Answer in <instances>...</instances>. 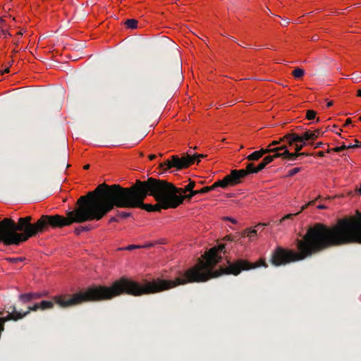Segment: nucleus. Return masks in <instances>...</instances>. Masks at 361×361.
I'll return each mask as SVG.
<instances>
[{"instance_id":"36","label":"nucleus","mask_w":361,"mask_h":361,"mask_svg":"<svg viewBox=\"0 0 361 361\" xmlns=\"http://www.w3.org/2000/svg\"><path fill=\"white\" fill-rule=\"evenodd\" d=\"M361 147V145H347V149L356 148V147Z\"/></svg>"},{"instance_id":"34","label":"nucleus","mask_w":361,"mask_h":361,"mask_svg":"<svg viewBox=\"0 0 361 361\" xmlns=\"http://www.w3.org/2000/svg\"><path fill=\"white\" fill-rule=\"evenodd\" d=\"M324 144L322 142H317L314 146V148L316 149V148H319V147H321L324 145Z\"/></svg>"},{"instance_id":"51","label":"nucleus","mask_w":361,"mask_h":361,"mask_svg":"<svg viewBox=\"0 0 361 361\" xmlns=\"http://www.w3.org/2000/svg\"><path fill=\"white\" fill-rule=\"evenodd\" d=\"M357 95L358 97H361V90H357Z\"/></svg>"},{"instance_id":"3","label":"nucleus","mask_w":361,"mask_h":361,"mask_svg":"<svg viewBox=\"0 0 361 361\" xmlns=\"http://www.w3.org/2000/svg\"><path fill=\"white\" fill-rule=\"evenodd\" d=\"M224 248V245L211 248L205 253L204 261L199 259L195 266L180 274L173 280L157 278L151 281H145L142 284L137 282V293L140 296L154 294L180 285L194 282H205L223 274L237 276L242 271L250 270L261 266L267 267L265 261L262 259L256 263H252L245 259H238L233 263H229L227 267H221L219 270L214 271L215 266L221 260V257L218 255V252H221Z\"/></svg>"},{"instance_id":"2","label":"nucleus","mask_w":361,"mask_h":361,"mask_svg":"<svg viewBox=\"0 0 361 361\" xmlns=\"http://www.w3.org/2000/svg\"><path fill=\"white\" fill-rule=\"evenodd\" d=\"M361 243V212L355 216L338 220L332 227L316 223L310 226L302 239L297 240L298 252L277 247L271 253V263L279 267L303 260L329 247L349 243Z\"/></svg>"},{"instance_id":"38","label":"nucleus","mask_w":361,"mask_h":361,"mask_svg":"<svg viewBox=\"0 0 361 361\" xmlns=\"http://www.w3.org/2000/svg\"><path fill=\"white\" fill-rule=\"evenodd\" d=\"M268 224L266 223H259L258 224L255 228H264V226H267Z\"/></svg>"},{"instance_id":"18","label":"nucleus","mask_w":361,"mask_h":361,"mask_svg":"<svg viewBox=\"0 0 361 361\" xmlns=\"http://www.w3.org/2000/svg\"><path fill=\"white\" fill-rule=\"evenodd\" d=\"M124 24L128 28L135 29L137 27V20L135 19H128Z\"/></svg>"},{"instance_id":"4","label":"nucleus","mask_w":361,"mask_h":361,"mask_svg":"<svg viewBox=\"0 0 361 361\" xmlns=\"http://www.w3.org/2000/svg\"><path fill=\"white\" fill-rule=\"evenodd\" d=\"M32 216L20 217L18 222L10 218H4L0 221V243L4 245H18L30 238L47 231L50 226L54 228V215H42L35 224H32Z\"/></svg>"},{"instance_id":"56","label":"nucleus","mask_w":361,"mask_h":361,"mask_svg":"<svg viewBox=\"0 0 361 361\" xmlns=\"http://www.w3.org/2000/svg\"><path fill=\"white\" fill-rule=\"evenodd\" d=\"M3 21L4 20L1 18H0V23H2Z\"/></svg>"},{"instance_id":"57","label":"nucleus","mask_w":361,"mask_h":361,"mask_svg":"<svg viewBox=\"0 0 361 361\" xmlns=\"http://www.w3.org/2000/svg\"><path fill=\"white\" fill-rule=\"evenodd\" d=\"M256 228V229H257V231H258L259 230H261V228Z\"/></svg>"},{"instance_id":"6","label":"nucleus","mask_w":361,"mask_h":361,"mask_svg":"<svg viewBox=\"0 0 361 361\" xmlns=\"http://www.w3.org/2000/svg\"><path fill=\"white\" fill-rule=\"evenodd\" d=\"M192 164V160L190 159V155L188 154L183 157H179L177 155L171 157V159L166 160L164 163L160 164L161 168H164L165 170H169L171 168H176L177 170H180L189 167Z\"/></svg>"},{"instance_id":"28","label":"nucleus","mask_w":361,"mask_h":361,"mask_svg":"<svg viewBox=\"0 0 361 361\" xmlns=\"http://www.w3.org/2000/svg\"><path fill=\"white\" fill-rule=\"evenodd\" d=\"M117 216L121 217V218H128V217H130L131 216V213L130 212H117Z\"/></svg>"},{"instance_id":"37","label":"nucleus","mask_w":361,"mask_h":361,"mask_svg":"<svg viewBox=\"0 0 361 361\" xmlns=\"http://www.w3.org/2000/svg\"><path fill=\"white\" fill-rule=\"evenodd\" d=\"M225 220H227V221H230L231 222H232L233 224H236L237 223V221L234 219H232L231 217H225L224 218Z\"/></svg>"},{"instance_id":"44","label":"nucleus","mask_w":361,"mask_h":361,"mask_svg":"<svg viewBox=\"0 0 361 361\" xmlns=\"http://www.w3.org/2000/svg\"><path fill=\"white\" fill-rule=\"evenodd\" d=\"M310 154H308V153H306V152H300V156H305V157H307V156H310Z\"/></svg>"},{"instance_id":"41","label":"nucleus","mask_w":361,"mask_h":361,"mask_svg":"<svg viewBox=\"0 0 361 361\" xmlns=\"http://www.w3.org/2000/svg\"><path fill=\"white\" fill-rule=\"evenodd\" d=\"M352 123V120L351 118H348L345 121V126H348L349 124H350Z\"/></svg>"},{"instance_id":"15","label":"nucleus","mask_w":361,"mask_h":361,"mask_svg":"<svg viewBox=\"0 0 361 361\" xmlns=\"http://www.w3.org/2000/svg\"><path fill=\"white\" fill-rule=\"evenodd\" d=\"M93 228H94V227L90 225L85 226H78V227L75 228L74 230V233L76 235H79L81 233L90 231Z\"/></svg>"},{"instance_id":"60","label":"nucleus","mask_w":361,"mask_h":361,"mask_svg":"<svg viewBox=\"0 0 361 361\" xmlns=\"http://www.w3.org/2000/svg\"><path fill=\"white\" fill-rule=\"evenodd\" d=\"M13 63V61H11V62H9V64H11Z\"/></svg>"},{"instance_id":"43","label":"nucleus","mask_w":361,"mask_h":361,"mask_svg":"<svg viewBox=\"0 0 361 361\" xmlns=\"http://www.w3.org/2000/svg\"><path fill=\"white\" fill-rule=\"evenodd\" d=\"M317 208H318V209H326V206H325V205H324V204H319V205L317 206Z\"/></svg>"},{"instance_id":"19","label":"nucleus","mask_w":361,"mask_h":361,"mask_svg":"<svg viewBox=\"0 0 361 361\" xmlns=\"http://www.w3.org/2000/svg\"><path fill=\"white\" fill-rule=\"evenodd\" d=\"M293 75L295 78H302L304 74H305V71L303 69L300 68H295V70L293 71Z\"/></svg>"},{"instance_id":"10","label":"nucleus","mask_w":361,"mask_h":361,"mask_svg":"<svg viewBox=\"0 0 361 361\" xmlns=\"http://www.w3.org/2000/svg\"><path fill=\"white\" fill-rule=\"evenodd\" d=\"M278 149L274 148H262L258 151H255L247 157L248 161H257L263 157L264 154L271 153V152H276Z\"/></svg>"},{"instance_id":"39","label":"nucleus","mask_w":361,"mask_h":361,"mask_svg":"<svg viewBox=\"0 0 361 361\" xmlns=\"http://www.w3.org/2000/svg\"><path fill=\"white\" fill-rule=\"evenodd\" d=\"M11 261H12L13 262H21V261H23V258H21V257L13 258V259H11Z\"/></svg>"},{"instance_id":"13","label":"nucleus","mask_w":361,"mask_h":361,"mask_svg":"<svg viewBox=\"0 0 361 361\" xmlns=\"http://www.w3.org/2000/svg\"><path fill=\"white\" fill-rule=\"evenodd\" d=\"M188 192H190V193L188 195H184L185 193H180V194L176 193V197H178V198H180V200H181V204L183 202V200L185 199H188L190 200L192 197L199 194V192L197 190H189Z\"/></svg>"},{"instance_id":"31","label":"nucleus","mask_w":361,"mask_h":361,"mask_svg":"<svg viewBox=\"0 0 361 361\" xmlns=\"http://www.w3.org/2000/svg\"><path fill=\"white\" fill-rule=\"evenodd\" d=\"M262 161L265 163L266 165L269 164L271 161H273L272 157L271 155L266 156Z\"/></svg>"},{"instance_id":"59","label":"nucleus","mask_w":361,"mask_h":361,"mask_svg":"<svg viewBox=\"0 0 361 361\" xmlns=\"http://www.w3.org/2000/svg\"><path fill=\"white\" fill-rule=\"evenodd\" d=\"M13 63V61H11V62H9V64H11Z\"/></svg>"},{"instance_id":"7","label":"nucleus","mask_w":361,"mask_h":361,"mask_svg":"<svg viewBox=\"0 0 361 361\" xmlns=\"http://www.w3.org/2000/svg\"><path fill=\"white\" fill-rule=\"evenodd\" d=\"M322 134L323 133L320 129H317L314 131L306 130L302 135H299L296 133H288L283 136V139H287L289 142V146H291L295 142L314 140Z\"/></svg>"},{"instance_id":"25","label":"nucleus","mask_w":361,"mask_h":361,"mask_svg":"<svg viewBox=\"0 0 361 361\" xmlns=\"http://www.w3.org/2000/svg\"><path fill=\"white\" fill-rule=\"evenodd\" d=\"M32 300H37L47 295V293H30Z\"/></svg>"},{"instance_id":"47","label":"nucleus","mask_w":361,"mask_h":361,"mask_svg":"<svg viewBox=\"0 0 361 361\" xmlns=\"http://www.w3.org/2000/svg\"><path fill=\"white\" fill-rule=\"evenodd\" d=\"M332 105H333V102H332V101H329V102H328V103H327V104H326L327 107H330V106H331Z\"/></svg>"},{"instance_id":"55","label":"nucleus","mask_w":361,"mask_h":361,"mask_svg":"<svg viewBox=\"0 0 361 361\" xmlns=\"http://www.w3.org/2000/svg\"><path fill=\"white\" fill-rule=\"evenodd\" d=\"M359 192L361 195V184H360V189H359Z\"/></svg>"},{"instance_id":"30","label":"nucleus","mask_w":361,"mask_h":361,"mask_svg":"<svg viewBox=\"0 0 361 361\" xmlns=\"http://www.w3.org/2000/svg\"><path fill=\"white\" fill-rule=\"evenodd\" d=\"M283 137H281L279 140H274V141H273V142L269 145V147H270V146L277 145H279V143H281V142H284V141H286V142H288V144L289 145V142H288V140L287 139H284V140H283Z\"/></svg>"},{"instance_id":"40","label":"nucleus","mask_w":361,"mask_h":361,"mask_svg":"<svg viewBox=\"0 0 361 361\" xmlns=\"http://www.w3.org/2000/svg\"><path fill=\"white\" fill-rule=\"evenodd\" d=\"M109 223L116 222L118 221V219L115 216L111 217L109 219Z\"/></svg>"},{"instance_id":"48","label":"nucleus","mask_w":361,"mask_h":361,"mask_svg":"<svg viewBox=\"0 0 361 361\" xmlns=\"http://www.w3.org/2000/svg\"><path fill=\"white\" fill-rule=\"evenodd\" d=\"M1 34L6 37L8 33H7V31L2 30Z\"/></svg>"},{"instance_id":"5","label":"nucleus","mask_w":361,"mask_h":361,"mask_svg":"<svg viewBox=\"0 0 361 361\" xmlns=\"http://www.w3.org/2000/svg\"><path fill=\"white\" fill-rule=\"evenodd\" d=\"M157 183L162 188L161 191L155 192L157 194L152 195L157 204H152L153 212H160L161 209H167L169 208H176L181 204V200L171 194L169 188H167L168 182L164 180L157 179Z\"/></svg>"},{"instance_id":"24","label":"nucleus","mask_w":361,"mask_h":361,"mask_svg":"<svg viewBox=\"0 0 361 361\" xmlns=\"http://www.w3.org/2000/svg\"><path fill=\"white\" fill-rule=\"evenodd\" d=\"M151 246V245H145V246H140V245H130L126 247H121L119 248V250H133L134 249H136V248H140V247H149Z\"/></svg>"},{"instance_id":"27","label":"nucleus","mask_w":361,"mask_h":361,"mask_svg":"<svg viewBox=\"0 0 361 361\" xmlns=\"http://www.w3.org/2000/svg\"><path fill=\"white\" fill-rule=\"evenodd\" d=\"M300 170H301V168H299V167L294 168L288 171L287 176H288V177L293 176L294 175H295L296 173L300 172Z\"/></svg>"},{"instance_id":"16","label":"nucleus","mask_w":361,"mask_h":361,"mask_svg":"<svg viewBox=\"0 0 361 361\" xmlns=\"http://www.w3.org/2000/svg\"><path fill=\"white\" fill-rule=\"evenodd\" d=\"M257 234V229L256 228H247L243 233V236L245 235L251 240H254V238Z\"/></svg>"},{"instance_id":"29","label":"nucleus","mask_w":361,"mask_h":361,"mask_svg":"<svg viewBox=\"0 0 361 361\" xmlns=\"http://www.w3.org/2000/svg\"><path fill=\"white\" fill-rule=\"evenodd\" d=\"M197 190L199 192V194H204V193L208 192L209 191H212V186H206V187H204L202 189Z\"/></svg>"},{"instance_id":"26","label":"nucleus","mask_w":361,"mask_h":361,"mask_svg":"<svg viewBox=\"0 0 361 361\" xmlns=\"http://www.w3.org/2000/svg\"><path fill=\"white\" fill-rule=\"evenodd\" d=\"M283 152L281 153H280L279 151L273 152V153H274V154L273 155H271V157H272V159L274 160V159L279 158V157L285 159V150H283ZM271 153H272V152Z\"/></svg>"},{"instance_id":"58","label":"nucleus","mask_w":361,"mask_h":361,"mask_svg":"<svg viewBox=\"0 0 361 361\" xmlns=\"http://www.w3.org/2000/svg\"><path fill=\"white\" fill-rule=\"evenodd\" d=\"M317 122H319V118H317Z\"/></svg>"},{"instance_id":"42","label":"nucleus","mask_w":361,"mask_h":361,"mask_svg":"<svg viewBox=\"0 0 361 361\" xmlns=\"http://www.w3.org/2000/svg\"><path fill=\"white\" fill-rule=\"evenodd\" d=\"M317 155H318L319 157H324V152H322V151L318 152H317Z\"/></svg>"},{"instance_id":"52","label":"nucleus","mask_w":361,"mask_h":361,"mask_svg":"<svg viewBox=\"0 0 361 361\" xmlns=\"http://www.w3.org/2000/svg\"><path fill=\"white\" fill-rule=\"evenodd\" d=\"M90 168V165L89 164H87L84 166V169L87 170Z\"/></svg>"},{"instance_id":"53","label":"nucleus","mask_w":361,"mask_h":361,"mask_svg":"<svg viewBox=\"0 0 361 361\" xmlns=\"http://www.w3.org/2000/svg\"><path fill=\"white\" fill-rule=\"evenodd\" d=\"M226 238H227V239H228V240H233V239L231 238V237L230 235H227V236L226 237Z\"/></svg>"},{"instance_id":"32","label":"nucleus","mask_w":361,"mask_h":361,"mask_svg":"<svg viewBox=\"0 0 361 361\" xmlns=\"http://www.w3.org/2000/svg\"><path fill=\"white\" fill-rule=\"evenodd\" d=\"M266 166H267V165L265 164V163H264L263 161H261V162L257 165V171L258 172H259L260 171H262V169H264L266 167Z\"/></svg>"},{"instance_id":"45","label":"nucleus","mask_w":361,"mask_h":361,"mask_svg":"<svg viewBox=\"0 0 361 361\" xmlns=\"http://www.w3.org/2000/svg\"><path fill=\"white\" fill-rule=\"evenodd\" d=\"M340 148L341 149V151L344 150V149H347V145H345V144H343Z\"/></svg>"},{"instance_id":"50","label":"nucleus","mask_w":361,"mask_h":361,"mask_svg":"<svg viewBox=\"0 0 361 361\" xmlns=\"http://www.w3.org/2000/svg\"><path fill=\"white\" fill-rule=\"evenodd\" d=\"M312 39V40H314V41H316V40H317V39H318V37H317V36H316V35H315V36H313Z\"/></svg>"},{"instance_id":"46","label":"nucleus","mask_w":361,"mask_h":361,"mask_svg":"<svg viewBox=\"0 0 361 361\" xmlns=\"http://www.w3.org/2000/svg\"><path fill=\"white\" fill-rule=\"evenodd\" d=\"M155 158H156V155H155V154H150V155L149 156V159L150 160H153V159H154Z\"/></svg>"},{"instance_id":"14","label":"nucleus","mask_w":361,"mask_h":361,"mask_svg":"<svg viewBox=\"0 0 361 361\" xmlns=\"http://www.w3.org/2000/svg\"><path fill=\"white\" fill-rule=\"evenodd\" d=\"M314 200L313 201H310L307 204L305 205H303L302 207H301V209L300 211L295 213V214H287L286 216H283L281 220H280V222L279 223H281L283 221H284L285 219H290L292 218L293 216H295L297 214H298L300 212H301L302 210H304L305 208H307L308 206L310 205H313L314 204Z\"/></svg>"},{"instance_id":"17","label":"nucleus","mask_w":361,"mask_h":361,"mask_svg":"<svg viewBox=\"0 0 361 361\" xmlns=\"http://www.w3.org/2000/svg\"><path fill=\"white\" fill-rule=\"evenodd\" d=\"M19 300L23 303H28L32 301V295H30V293L20 294L18 297Z\"/></svg>"},{"instance_id":"11","label":"nucleus","mask_w":361,"mask_h":361,"mask_svg":"<svg viewBox=\"0 0 361 361\" xmlns=\"http://www.w3.org/2000/svg\"><path fill=\"white\" fill-rule=\"evenodd\" d=\"M287 147L286 145H282L279 147H274V149H278L277 151L285 150V159L290 161H295L300 157V152L295 151V152L291 153L288 150Z\"/></svg>"},{"instance_id":"12","label":"nucleus","mask_w":361,"mask_h":361,"mask_svg":"<svg viewBox=\"0 0 361 361\" xmlns=\"http://www.w3.org/2000/svg\"><path fill=\"white\" fill-rule=\"evenodd\" d=\"M231 180L229 178V176H226L222 180H219L216 182H215L213 185H212V190H215L216 188L220 187L224 189L227 188L228 186H233L231 185Z\"/></svg>"},{"instance_id":"21","label":"nucleus","mask_w":361,"mask_h":361,"mask_svg":"<svg viewBox=\"0 0 361 361\" xmlns=\"http://www.w3.org/2000/svg\"><path fill=\"white\" fill-rule=\"evenodd\" d=\"M295 144V150L298 152H300V150L305 146L307 143L306 141L304 142H295L291 145Z\"/></svg>"},{"instance_id":"62","label":"nucleus","mask_w":361,"mask_h":361,"mask_svg":"<svg viewBox=\"0 0 361 361\" xmlns=\"http://www.w3.org/2000/svg\"><path fill=\"white\" fill-rule=\"evenodd\" d=\"M359 120L361 121V116L359 118Z\"/></svg>"},{"instance_id":"1","label":"nucleus","mask_w":361,"mask_h":361,"mask_svg":"<svg viewBox=\"0 0 361 361\" xmlns=\"http://www.w3.org/2000/svg\"><path fill=\"white\" fill-rule=\"evenodd\" d=\"M161 186L157 178H148L146 180H136L128 188L118 184L102 183L93 191L78 198L75 207L66 212V217L54 215V228H62L73 223L82 224L86 221H99L109 212L116 208H141L147 212H153L152 204H145L147 196L161 192Z\"/></svg>"},{"instance_id":"54","label":"nucleus","mask_w":361,"mask_h":361,"mask_svg":"<svg viewBox=\"0 0 361 361\" xmlns=\"http://www.w3.org/2000/svg\"><path fill=\"white\" fill-rule=\"evenodd\" d=\"M355 145H361V143H360V142L357 140H355Z\"/></svg>"},{"instance_id":"61","label":"nucleus","mask_w":361,"mask_h":361,"mask_svg":"<svg viewBox=\"0 0 361 361\" xmlns=\"http://www.w3.org/2000/svg\"><path fill=\"white\" fill-rule=\"evenodd\" d=\"M13 63V61H11V62H9V64H11Z\"/></svg>"},{"instance_id":"22","label":"nucleus","mask_w":361,"mask_h":361,"mask_svg":"<svg viewBox=\"0 0 361 361\" xmlns=\"http://www.w3.org/2000/svg\"><path fill=\"white\" fill-rule=\"evenodd\" d=\"M206 155L203 154H195L192 156H190V159L192 160V164L195 162L199 163L200 161L201 158L205 157Z\"/></svg>"},{"instance_id":"9","label":"nucleus","mask_w":361,"mask_h":361,"mask_svg":"<svg viewBox=\"0 0 361 361\" xmlns=\"http://www.w3.org/2000/svg\"><path fill=\"white\" fill-rule=\"evenodd\" d=\"M168 185H167V188H169V191L171 192V194H174V195L176 196V193H185L189 190H194L193 188L195 187L196 183L193 180H190L189 183L187 185H185L184 188H176L174 185L169 182Z\"/></svg>"},{"instance_id":"35","label":"nucleus","mask_w":361,"mask_h":361,"mask_svg":"<svg viewBox=\"0 0 361 361\" xmlns=\"http://www.w3.org/2000/svg\"><path fill=\"white\" fill-rule=\"evenodd\" d=\"M290 23L288 18L283 19V23H281V25L283 26H286Z\"/></svg>"},{"instance_id":"23","label":"nucleus","mask_w":361,"mask_h":361,"mask_svg":"<svg viewBox=\"0 0 361 361\" xmlns=\"http://www.w3.org/2000/svg\"><path fill=\"white\" fill-rule=\"evenodd\" d=\"M317 112L314 110H307L306 111V118L307 120H314L316 118Z\"/></svg>"},{"instance_id":"8","label":"nucleus","mask_w":361,"mask_h":361,"mask_svg":"<svg viewBox=\"0 0 361 361\" xmlns=\"http://www.w3.org/2000/svg\"><path fill=\"white\" fill-rule=\"evenodd\" d=\"M249 174L245 169L232 170L231 173L228 174L233 186L241 183L242 179L245 178Z\"/></svg>"},{"instance_id":"33","label":"nucleus","mask_w":361,"mask_h":361,"mask_svg":"<svg viewBox=\"0 0 361 361\" xmlns=\"http://www.w3.org/2000/svg\"><path fill=\"white\" fill-rule=\"evenodd\" d=\"M331 151H333V152H341V149L340 148V147H334L333 149H329L326 152L329 153Z\"/></svg>"},{"instance_id":"20","label":"nucleus","mask_w":361,"mask_h":361,"mask_svg":"<svg viewBox=\"0 0 361 361\" xmlns=\"http://www.w3.org/2000/svg\"><path fill=\"white\" fill-rule=\"evenodd\" d=\"M245 169V171H247L248 174L258 173V171H257V166L255 167L254 164L252 163L247 164L246 169Z\"/></svg>"},{"instance_id":"49","label":"nucleus","mask_w":361,"mask_h":361,"mask_svg":"<svg viewBox=\"0 0 361 361\" xmlns=\"http://www.w3.org/2000/svg\"><path fill=\"white\" fill-rule=\"evenodd\" d=\"M9 71H10L9 68H6L3 71V73H9Z\"/></svg>"}]
</instances>
